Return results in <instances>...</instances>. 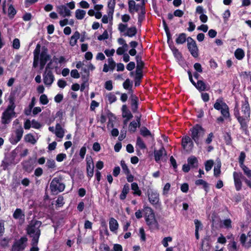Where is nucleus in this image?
Wrapping results in <instances>:
<instances>
[{
    "label": "nucleus",
    "instance_id": "obj_1",
    "mask_svg": "<svg viewBox=\"0 0 251 251\" xmlns=\"http://www.w3.org/2000/svg\"><path fill=\"white\" fill-rule=\"evenodd\" d=\"M243 97L244 100L242 101L241 105V114L240 113L238 108V103L236 102L234 109V115L240 124V129L242 132L246 136H249L250 132L248 129V124L251 119V108L248 98L245 95Z\"/></svg>",
    "mask_w": 251,
    "mask_h": 251
},
{
    "label": "nucleus",
    "instance_id": "obj_2",
    "mask_svg": "<svg viewBox=\"0 0 251 251\" xmlns=\"http://www.w3.org/2000/svg\"><path fill=\"white\" fill-rule=\"evenodd\" d=\"M142 211L146 223L150 229L151 230L159 229V225L155 218L153 209L149 206L144 205Z\"/></svg>",
    "mask_w": 251,
    "mask_h": 251
},
{
    "label": "nucleus",
    "instance_id": "obj_3",
    "mask_svg": "<svg viewBox=\"0 0 251 251\" xmlns=\"http://www.w3.org/2000/svg\"><path fill=\"white\" fill-rule=\"evenodd\" d=\"M213 107L217 110L220 111L222 115V116H220L217 118L216 122L217 123H223L225 119H226L230 117L229 107L223 101V98L217 99L213 105Z\"/></svg>",
    "mask_w": 251,
    "mask_h": 251
},
{
    "label": "nucleus",
    "instance_id": "obj_4",
    "mask_svg": "<svg viewBox=\"0 0 251 251\" xmlns=\"http://www.w3.org/2000/svg\"><path fill=\"white\" fill-rule=\"evenodd\" d=\"M191 137L198 147H201L202 139L204 135L205 129L199 124H197L190 128Z\"/></svg>",
    "mask_w": 251,
    "mask_h": 251
},
{
    "label": "nucleus",
    "instance_id": "obj_5",
    "mask_svg": "<svg viewBox=\"0 0 251 251\" xmlns=\"http://www.w3.org/2000/svg\"><path fill=\"white\" fill-rule=\"evenodd\" d=\"M234 185L236 190L239 191L242 189V183L241 179L244 180L247 185L251 189V181L248 179L246 177L243 176L241 173L234 172L233 174Z\"/></svg>",
    "mask_w": 251,
    "mask_h": 251
},
{
    "label": "nucleus",
    "instance_id": "obj_6",
    "mask_svg": "<svg viewBox=\"0 0 251 251\" xmlns=\"http://www.w3.org/2000/svg\"><path fill=\"white\" fill-rule=\"evenodd\" d=\"M65 186L64 184L61 182L59 178L54 177L52 180L50 184V189L52 193L61 192L64 191Z\"/></svg>",
    "mask_w": 251,
    "mask_h": 251
},
{
    "label": "nucleus",
    "instance_id": "obj_7",
    "mask_svg": "<svg viewBox=\"0 0 251 251\" xmlns=\"http://www.w3.org/2000/svg\"><path fill=\"white\" fill-rule=\"evenodd\" d=\"M193 141L189 136H184L181 139V146L183 150L187 152H191L194 148Z\"/></svg>",
    "mask_w": 251,
    "mask_h": 251
},
{
    "label": "nucleus",
    "instance_id": "obj_8",
    "mask_svg": "<svg viewBox=\"0 0 251 251\" xmlns=\"http://www.w3.org/2000/svg\"><path fill=\"white\" fill-rule=\"evenodd\" d=\"M147 195L150 202L153 205L160 204L159 201V194L155 190L152 189H148L147 191Z\"/></svg>",
    "mask_w": 251,
    "mask_h": 251
},
{
    "label": "nucleus",
    "instance_id": "obj_9",
    "mask_svg": "<svg viewBox=\"0 0 251 251\" xmlns=\"http://www.w3.org/2000/svg\"><path fill=\"white\" fill-rule=\"evenodd\" d=\"M42 222L40 221H32L26 228L27 233L29 235L37 234L38 230H40V227Z\"/></svg>",
    "mask_w": 251,
    "mask_h": 251
},
{
    "label": "nucleus",
    "instance_id": "obj_10",
    "mask_svg": "<svg viewBox=\"0 0 251 251\" xmlns=\"http://www.w3.org/2000/svg\"><path fill=\"white\" fill-rule=\"evenodd\" d=\"M27 238L25 236L22 237L19 240L14 242L12 247V251H22L25 247Z\"/></svg>",
    "mask_w": 251,
    "mask_h": 251
},
{
    "label": "nucleus",
    "instance_id": "obj_11",
    "mask_svg": "<svg viewBox=\"0 0 251 251\" xmlns=\"http://www.w3.org/2000/svg\"><path fill=\"white\" fill-rule=\"evenodd\" d=\"M17 91L18 88H16L15 90L12 91L10 92V96L8 99L9 104L7 106L5 111H7V112H9L10 111L14 112V109L16 107L15 101Z\"/></svg>",
    "mask_w": 251,
    "mask_h": 251
},
{
    "label": "nucleus",
    "instance_id": "obj_12",
    "mask_svg": "<svg viewBox=\"0 0 251 251\" xmlns=\"http://www.w3.org/2000/svg\"><path fill=\"white\" fill-rule=\"evenodd\" d=\"M94 165L91 157L86 158V172L87 176L90 179L94 175Z\"/></svg>",
    "mask_w": 251,
    "mask_h": 251
},
{
    "label": "nucleus",
    "instance_id": "obj_13",
    "mask_svg": "<svg viewBox=\"0 0 251 251\" xmlns=\"http://www.w3.org/2000/svg\"><path fill=\"white\" fill-rule=\"evenodd\" d=\"M130 107L133 113H138L139 99L138 97L132 94L130 97Z\"/></svg>",
    "mask_w": 251,
    "mask_h": 251
},
{
    "label": "nucleus",
    "instance_id": "obj_14",
    "mask_svg": "<svg viewBox=\"0 0 251 251\" xmlns=\"http://www.w3.org/2000/svg\"><path fill=\"white\" fill-rule=\"evenodd\" d=\"M51 56L48 53V49L45 46L42 47L41 52L39 54V62L47 63L50 60Z\"/></svg>",
    "mask_w": 251,
    "mask_h": 251
},
{
    "label": "nucleus",
    "instance_id": "obj_15",
    "mask_svg": "<svg viewBox=\"0 0 251 251\" xmlns=\"http://www.w3.org/2000/svg\"><path fill=\"white\" fill-rule=\"evenodd\" d=\"M41 46L39 43H38L36 46L35 49L33 51L34 59L33 62V67L36 68L39 61V54L41 51Z\"/></svg>",
    "mask_w": 251,
    "mask_h": 251
},
{
    "label": "nucleus",
    "instance_id": "obj_16",
    "mask_svg": "<svg viewBox=\"0 0 251 251\" xmlns=\"http://www.w3.org/2000/svg\"><path fill=\"white\" fill-rule=\"evenodd\" d=\"M187 48L191 54L195 58L199 56V49L196 42L187 43Z\"/></svg>",
    "mask_w": 251,
    "mask_h": 251
},
{
    "label": "nucleus",
    "instance_id": "obj_17",
    "mask_svg": "<svg viewBox=\"0 0 251 251\" xmlns=\"http://www.w3.org/2000/svg\"><path fill=\"white\" fill-rule=\"evenodd\" d=\"M54 79V75L50 70L45 72L43 75V81L45 84L47 85H50L53 82Z\"/></svg>",
    "mask_w": 251,
    "mask_h": 251
},
{
    "label": "nucleus",
    "instance_id": "obj_18",
    "mask_svg": "<svg viewBox=\"0 0 251 251\" xmlns=\"http://www.w3.org/2000/svg\"><path fill=\"white\" fill-rule=\"evenodd\" d=\"M194 86L199 92L208 91L210 89V87L207 86L205 82L201 80H198Z\"/></svg>",
    "mask_w": 251,
    "mask_h": 251
},
{
    "label": "nucleus",
    "instance_id": "obj_19",
    "mask_svg": "<svg viewBox=\"0 0 251 251\" xmlns=\"http://www.w3.org/2000/svg\"><path fill=\"white\" fill-rule=\"evenodd\" d=\"M23 133L24 130L22 127H20V128L16 129L15 130L16 137L15 138L13 139L12 141H10L11 143L12 144H17L22 139Z\"/></svg>",
    "mask_w": 251,
    "mask_h": 251
},
{
    "label": "nucleus",
    "instance_id": "obj_20",
    "mask_svg": "<svg viewBox=\"0 0 251 251\" xmlns=\"http://www.w3.org/2000/svg\"><path fill=\"white\" fill-rule=\"evenodd\" d=\"M187 162L188 164L190 165L191 168L197 169L198 168L199 161L196 156L192 155L188 157Z\"/></svg>",
    "mask_w": 251,
    "mask_h": 251
},
{
    "label": "nucleus",
    "instance_id": "obj_21",
    "mask_svg": "<svg viewBox=\"0 0 251 251\" xmlns=\"http://www.w3.org/2000/svg\"><path fill=\"white\" fill-rule=\"evenodd\" d=\"M115 5L116 0H108L107 5L108 10L107 11V14L108 17H111V18H113Z\"/></svg>",
    "mask_w": 251,
    "mask_h": 251
},
{
    "label": "nucleus",
    "instance_id": "obj_22",
    "mask_svg": "<svg viewBox=\"0 0 251 251\" xmlns=\"http://www.w3.org/2000/svg\"><path fill=\"white\" fill-rule=\"evenodd\" d=\"M130 191V186L128 183H126L122 189L121 193L119 196V198L121 200H125L127 196V194Z\"/></svg>",
    "mask_w": 251,
    "mask_h": 251
},
{
    "label": "nucleus",
    "instance_id": "obj_23",
    "mask_svg": "<svg viewBox=\"0 0 251 251\" xmlns=\"http://www.w3.org/2000/svg\"><path fill=\"white\" fill-rule=\"evenodd\" d=\"M58 13L63 15L64 17L71 16L70 10L64 5H61L58 7Z\"/></svg>",
    "mask_w": 251,
    "mask_h": 251
},
{
    "label": "nucleus",
    "instance_id": "obj_24",
    "mask_svg": "<svg viewBox=\"0 0 251 251\" xmlns=\"http://www.w3.org/2000/svg\"><path fill=\"white\" fill-rule=\"evenodd\" d=\"M122 117L124 118L132 119L133 117L131 111L128 109L126 105L124 104L122 107Z\"/></svg>",
    "mask_w": 251,
    "mask_h": 251
},
{
    "label": "nucleus",
    "instance_id": "obj_25",
    "mask_svg": "<svg viewBox=\"0 0 251 251\" xmlns=\"http://www.w3.org/2000/svg\"><path fill=\"white\" fill-rule=\"evenodd\" d=\"M164 152L166 154V151L165 150V148L163 147H162L159 150H155L154 151V156L155 161L156 162H158L160 160L162 156H163Z\"/></svg>",
    "mask_w": 251,
    "mask_h": 251
},
{
    "label": "nucleus",
    "instance_id": "obj_26",
    "mask_svg": "<svg viewBox=\"0 0 251 251\" xmlns=\"http://www.w3.org/2000/svg\"><path fill=\"white\" fill-rule=\"evenodd\" d=\"M131 189L133 191V195L134 196H141L142 192L139 189L138 184L136 182H133L131 184Z\"/></svg>",
    "mask_w": 251,
    "mask_h": 251
},
{
    "label": "nucleus",
    "instance_id": "obj_27",
    "mask_svg": "<svg viewBox=\"0 0 251 251\" xmlns=\"http://www.w3.org/2000/svg\"><path fill=\"white\" fill-rule=\"evenodd\" d=\"M80 33L78 31H76L71 36L70 40V45L72 47L75 46L77 40L80 38Z\"/></svg>",
    "mask_w": 251,
    "mask_h": 251
},
{
    "label": "nucleus",
    "instance_id": "obj_28",
    "mask_svg": "<svg viewBox=\"0 0 251 251\" xmlns=\"http://www.w3.org/2000/svg\"><path fill=\"white\" fill-rule=\"evenodd\" d=\"M11 117V113L4 111L2 113L1 123L3 124H7L10 123Z\"/></svg>",
    "mask_w": 251,
    "mask_h": 251
},
{
    "label": "nucleus",
    "instance_id": "obj_29",
    "mask_svg": "<svg viewBox=\"0 0 251 251\" xmlns=\"http://www.w3.org/2000/svg\"><path fill=\"white\" fill-rule=\"evenodd\" d=\"M119 227V224L116 219L111 218L109 221V228L111 231H116Z\"/></svg>",
    "mask_w": 251,
    "mask_h": 251
},
{
    "label": "nucleus",
    "instance_id": "obj_30",
    "mask_svg": "<svg viewBox=\"0 0 251 251\" xmlns=\"http://www.w3.org/2000/svg\"><path fill=\"white\" fill-rule=\"evenodd\" d=\"M40 234H41V230H38L37 231V234H31V235H29L32 238V240H31V245L32 246H37Z\"/></svg>",
    "mask_w": 251,
    "mask_h": 251
},
{
    "label": "nucleus",
    "instance_id": "obj_31",
    "mask_svg": "<svg viewBox=\"0 0 251 251\" xmlns=\"http://www.w3.org/2000/svg\"><path fill=\"white\" fill-rule=\"evenodd\" d=\"M56 130H55V135L56 136L58 137L62 138L63 137L64 135V131L63 130V129L62 128L61 125L60 124L57 123L56 125Z\"/></svg>",
    "mask_w": 251,
    "mask_h": 251
},
{
    "label": "nucleus",
    "instance_id": "obj_32",
    "mask_svg": "<svg viewBox=\"0 0 251 251\" xmlns=\"http://www.w3.org/2000/svg\"><path fill=\"white\" fill-rule=\"evenodd\" d=\"M137 32L136 27L135 26H131L127 28V32L124 34V35L132 37L134 36L137 34Z\"/></svg>",
    "mask_w": 251,
    "mask_h": 251
},
{
    "label": "nucleus",
    "instance_id": "obj_33",
    "mask_svg": "<svg viewBox=\"0 0 251 251\" xmlns=\"http://www.w3.org/2000/svg\"><path fill=\"white\" fill-rule=\"evenodd\" d=\"M140 134L144 137L150 136L152 139H154V135L145 126H143L140 129Z\"/></svg>",
    "mask_w": 251,
    "mask_h": 251
},
{
    "label": "nucleus",
    "instance_id": "obj_34",
    "mask_svg": "<svg viewBox=\"0 0 251 251\" xmlns=\"http://www.w3.org/2000/svg\"><path fill=\"white\" fill-rule=\"evenodd\" d=\"M140 126H141L137 124L135 121H133L131 122L128 125V131L130 133H133L136 131L137 128L139 127Z\"/></svg>",
    "mask_w": 251,
    "mask_h": 251
},
{
    "label": "nucleus",
    "instance_id": "obj_35",
    "mask_svg": "<svg viewBox=\"0 0 251 251\" xmlns=\"http://www.w3.org/2000/svg\"><path fill=\"white\" fill-rule=\"evenodd\" d=\"M195 184L197 186L202 185V187H203V188L204 189V190L206 192L208 191V189L209 188V184L205 180H203V179H197L195 181Z\"/></svg>",
    "mask_w": 251,
    "mask_h": 251
},
{
    "label": "nucleus",
    "instance_id": "obj_36",
    "mask_svg": "<svg viewBox=\"0 0 251 251\" xmlns=\"http://www.w3.org/2000/svg\"><path fill=\"white\" fill-rule=\"evenodd\" d=\"M234 55L237 59L240 60L244 57L245 52L243 49L238 48L235 51Z\"/></svg>",
    "mask_w": 251,
    "mask_h": 251
},
{
    "label": "nucleus",
    "instance_id": "obj_37",
    "mask_svg": "<svg viewBox=\"0 0 251 251\" xmlns=\"http://www.w3.org/2000/svg\"><path fill=\"white\" fill-rule=\"evenodd\" d=\"M13 216L15 219H21L24 218L25 214L21 209L17 208L14 211Z\"/></svg>",
    "mask_w": 251,
    "mask_h": 251
},
{
    "label": "nucleus",
    "instance_id": "obj_38",
    "mask_svg": "<svg viewBox=\"0 0 251 251\" xmlns=\"http://www.w3.org/2000/svg\"><path fill=\"white\" fill-rule=\"evenodd\" d=\"M186 41V34L185 33H182L178 35V37L176 40V42L177 44H182Z\"/></svg>",
    "mask_w": 251,
    "mask_h": 251
},
{
    "label": "nucleus",
    "instance_id": "obj_39",
    "mask_svg": "<svg viewBox=\"0 0 251 251\" xmlns=\"http://www.w3.org/2000/svg\"><path fill=\"white\" fill-rule=\"evenodd\" d=\"M227 249L228 251H237L238 250L237 242L234 241V239L227 245Z\"/></svg>",
    "mask_w": 251,
    "mask_h": 251
},
{
    "label": "nucleus",
    "instance_id": "obj_40",
    "mask_svg": "<svg viewBox=\"0 0 251 251\" xmlns=\"http://www.w3.org/2000/svg\"><path fill=\"white\" fill-rule=\"evenodd\" d=\"M24 139L26 142L30 143L33 145L35 144L36 142L34 136L31 133L26 134L25 136Z\"/></svg>",
    "mask_w": 251,
    "mask_h": 251
},
{
    "label": "nucleus",
    "instance_id": "obj_41",
    "mask_svg": "<svg viewBox=\"0 0 251 251\" xmlns=\"http://www.w3.org/2000/svg\"><path fill=\"white\" fill-rule=\"evenodd\" d=\"M224 140L226 145H231L232 139L230 132H226L224 135Z\"/></svg>",
    "mask_w": 251,
    "mask_h": 251
},
{
    "label": "nucleus",
    "instance_id": "obj_42",
    "mask_svg": "<svg viewBox=\"0 0 251 251\" xmlns=\"http://www.w3.org/2000/svg\"><path fill=\"white\" fill-rule=\"evenodd\" d=\"M75 17L78 20H82L84 18L86 14V12L84 10L78 9L75 11Z\"/></svg>",
    "mask_w": 251,
    "mask_h": 251
},
{
    "label": "nucleus",
    "instance_id": "obj_43",
    "mask_svg": "<svg viewBox=\"0 0 251 251\" xmlns=\"http://www.w3.org/2000/svg\"><path fill=\"white\" fill-rule=\"evenodd\" d=\"M17 11L14 6L10 4L8 9V16L10 19H13L16 14Z\"/></svg>",
    "mask_w": 251,
    "mask_h": 251
},
{
    "label": "nucleus",
    "instance_id": "obj_44",
    "mask_svg": "<svg viewBox=\"0 0 251 251\" xmlns=\"http://www.w3.org/2000/svg\"><path fill=\"white\" fill-rule=\"evenodd\" d=\"M221 163L220 162H217L214 169V176L218 177L221 174Z\"/></svg>",
    "mask_w": 251,
    "mask_h": 251
},
{
    "label": "nucleus",
    "instance_id": "obj_45",
    "mask_svg": "<svg viewBox=\"0 0 251 251\" xmlns=\"http://www.w3.org/2000/svg\"><path fill=\"white\" fill-rule=\"evenodd\" d=\"M136 145L138 146L140 149H145L147 148L146 144L143 141L142 139L138 136L136 140Z\"/></svg>",
    "mask_w": 251,
    "mask_h": 251
},
{
    "label": "nucleus",
    "instance_id": "obj_46",
    "mask_svg": "<svg viewBox=\"0 0 251 251\" xmlns=\"http://www.w3.org/2000/svg\"><path fill=\"white\" fill-rule=\"evenodd\" d=\"M133 85L132 81H130L129 78H127L123 83V86L126 90L131 89Z\"/></svg>",
    "mask_w": 251,
    "mask_h": 251
},
{
    "label": "nucleus",
    "instance_id": "obj_47",
    "mask_svg": "<svg viewBox=\"0 0 251 251\" xmlns=\"http://www.w3.org/2000/svg\"><path fill=\"white\" fill-rule=\"evenodd\" d=\"M241 169L243 170L244 174L246 175L249 178L251 177V170H250L248 167L245 164L240 166Z\"/></svg>",
    "mask_w": 251,
    "mask_h": 251
},
{
    "label": "nucleus",
    "instance_id": "obj_48",
    "mask_svg": "<svg viewBox=\"0 0 251 251\" xmlns=\"http://www.w3.org/2000/svg\"><path fill=\"white\" fill-rule=\"evenodd\" d=\"M214 164V161L212 160H207L205 163V169L206 172H208L212 169Z\"/></svg>",
    "mask_w": 251,
    "mask_h": 251
},
{
    "label": "nucleus",
    "instance_id": "obj_49",
    "mask_svg": "<svg viewBox=\"0 0 251 251\" xmlns=\"http://www.w3.org/2000/svg\"><path fill=\"white\" fill-rule=\"evenodd\" d=\"M23 169L26 172H30L32 170L33 167L29 161H25L24 163Z\"/></svg>",
    "mask_w": 251,
    "mask_h": 251
},
{
    "label": "nucleus",
    "instance_id": "obj_50",
    "mask_svg": "<svg viewBox=\"0 0 251 251\" xmlns=\"http://www.w3.org/2000/svg\"><path fill=\"white\" fill-rule=\"evenodd\" d=\"M121 165L124 173L126 175H128L130 173V170L126 164L125 163V161L124 160H122L121 161Z\"/></svg>",
    "mask_w": 251,
    "mask_h": 251
},
{
    "label": "nucleus",
    "instance_id": "obj_51",
    "mask_svg": "<svg viewBox=\"0 0 251 251\" xmlns=\"http://www.w3.org/2000/svg\"><path fill=\"white\" fill-rule=\"evenodd\" d=\"M128 11L130 13L132 14L134 13V8L136 5V3L133 0H129L128 2Z\"/></svg>",
    "mask_w": 251,
    "mask_h": 251
},
{
    "label": "nucleus",
    "instance_id": "obj_52",
    "mask_svg": "<svg viewBox=\"0 0 251 251\" xmlns=\"http://www.w3.org/2000/svg\"><path fill=\"white\" fill-rule=\"evenodd\" d=\"M46 166L49 169H54L56 167L55 162L53 159H48L46 163Z\"/></svg>",
    "mask_w": 251,
    "mask_h": 251
},
{
    "label": "nucleus",
    "instance_id": "obj_53",
    "mask_svg": "<svg viewBox=\"0 0 251 251\" xmlns=\"http://www.w3.org/2000/svg\"><path fill=\"white\" fill-rule=\"evenodd\" d=\"M39 101L43 105H46L49 102L48 97L45 94H42L41 95L40 97Z\"/></svg>",
    "mask_w": 251,
    "mask_h": 251
},
{
    "label": "nucleus",
    "instance_id": "obj_54",
    "mask_svg": "<svg viewBox=\"0 0 251 251\" xmlns=\"http://www.w3.org/2000/svg\"><path fill=\"white\" fill-rule=\"evenodd\" d=\"M108 66L110 70L113 71L116 66V63L112 58H109L108 59Z\"/></svg>",
    "mask_w": 251,
    "mask_h": 251
},
{
    "label": "nucleus",
    "instance_id": "obj_55",
    "mask_svg": "<svg viewBox=\"0 0 251 251\" xmlns=\"http://www.w3.org/2000/svg\"><path fill=\"white\" fill-rule=\"evenodd\" d=\"M107 98L109 103H112L115 102L117 100V98L114 94L112 93H109L107 95Z\"/></svg>",
    "mask_w": 251,
    "mask_h": 251
},
{
    "label": "nucleus",
    "instance_id": "obj_56",
    "mask_svg": "<svg viewBox=\"0 0 251 251\" xmlns=\"http://www.w3.org/2000/svg\"><path fill=\"white\" fill-rule=\"evenodd\" d=\"M232 221L230 219H226L224 220L223 224L226 228L229 229L232 228Z\"/></svg>",
    "mask_w": 251,
    "mask_h": 251
},
{
    "label": "nucleus",
    "instance_id": "obj_57",
    "mask_svg": "<svg viewBox=\"0 0 251 251\" xmlns=\"http://www.w3.org/2000/svg\"><path fill=\"white\" fill-rule=\"evenodd\" d=\"M246 158V154L244 152L242 151L239 157V163L240 166L244 165V162Z\"/></svg>",
    "mask_w": 251,
    "mask_h": 251
},
{
    "label": "nucleus",
    "instance_id": "obj_58",
    "mask_svg": "<svg viewBox=\"0 0 251 251\" xmlns=\"http://www.w3.org/2000/svg\"><path fill=\"white\" fill-rule=\"evenodd\" d=\"M172 241V238L171 237H165L162 241V244L164 247H168L169 246L168 242H171Z\"/></svg>",
    "mask_w": 251,
    "mask_h": 251
},
{
    "label": "nucleus",
    "instance_id": "obj_59",
    "mask_svg": "<svg viewBox=\"0 0 251 251\" xmlns=\"http://www.w3.org/2000/svg\"><path fill=\"white\" fill-rule=\"evenodd\" d=\"M12 47L14 49L18 50L20 47V42L19 39L15 38L13 40Z\"/></svg>",
    "mask_w": 251,
    "mask_h": 251
},
{
    "label": "nucleus",
    "instance_id": "obj_60",
    "mask_svg": "<svg viewBox=\"0 0 251 251\" xmlns=\"http://www.w3.org/2000/svg\"><path fill=\"white\" fill-rule=\"evenodd\" d=\"M64 204V198L62 196H59L56 200V205L58 207H62Z\"/></svg>",
    "mask_w": 251,
    "mask_h": 251
},
{
    "label": "nucleus",
    "instance_id": "obj_61",
    "mask_svg": "<svg viewBox=\"0 0 251 251\" xmlns=\"http://www.w3.org/2000/svg\"><path fill=\"white\" fill-rule=\"evenodd\" d=\"M171 188V184L170 183H167L163 187L162 194L163 195H166L168 194V192Z\"/></svg>",
    "mask_w": 251,
    "mask_h": 251
},
{
    "label": "nucleus",
    "instance_id": "obj_62",
    "mask_svg": "<svg viewBox=\"0 0 251 251\" xmlns=\"http://www.w3.org/2000/svg\"><path fill=\"white\" fill-rule=\"evenodd\" d=\"M67 156L65 153H59L56 155V159L58 162H62L66 158Z\"/></svg>",
    "mask_w": 251,
    "mask_h": 251
},
{
    "label": "nucleus",
    "instance_id": "obj_63",
    "mask_svg": "<svg viewBox=\"0 0 251 251\" xmlns=\"http://www.w3.org/2000/svg\"><path fill=\"white\" fill-rule=\"evenodd\" d=\"M104 87L106 90H107L108 91L112 90L113 89V84H112V81L111 80L106 81L104 84Z\"/></svg>",
    "mask_w": 251,
    "mask_h": 251
},
{
    "label": "nucleus",
    "instance_id": "obj_64",
    "mask_svg": "<svg viewBox=\"0 0 251 251\" xmlns=\"http://www.w3.org/2000/svg\"><path fill=\"white\" fill-rule=\"evenodd\" d=\"M241 75L243 76L246 79H249L250 81H251V72H242Z\"/></svg>",
    "mask_w": 251,
    "mask_h": 251
}]
</instances>
